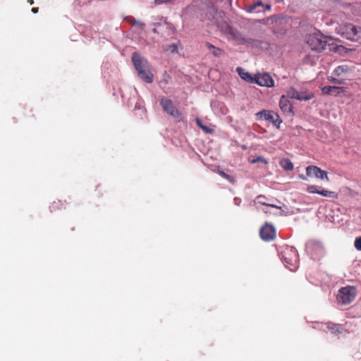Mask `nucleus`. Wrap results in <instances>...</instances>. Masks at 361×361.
<instances>
[{"label": "nucleus", "instance_id": "c756f323", "mask_svg": "<svg viewBox=\"0 0 361 361\" xmlns=\"http://www.w3.org/2000/svg\"><path fill=\"white\" fill-rule=\"evenodd\" d=\"M329 81H331L332 82H334V83L339 84V85L343 84V81L342 80H340L334 78H331V79H329Z\"/></svg>", "mask_w": 361, "mask_h": 361}, {"label": "nucleus", "instance_id": "2eb2a0df", "mask_svg": "<svg viewBox=\"0 0 361 361\" xmlns=\"http://www.w3.org/2000/svg\"><path fill=\"white\" fill-rule=\"evenodd\" d=\"M137 75L142 80L147 83H152L153 82L154 75L150 71V66L140 71L137 72Z\"/></svg>", "mask_w": 361, "mask_h": 361}, {"label": "nucleus", "instance_id": "f8f14e48", "mask_svg": "<svg viewBox=\"0 0 361 361\" xmlns=\"http://www.w3.org/2000/svg\"><path fill=\"white\" fill-rule=\"evenodd\" d=\"M216 25L223 32L231 35L235 39H238V32L226 21L217 23Z\"/></svg>", "mask_w": 361, "mask_h": 361}, {"label": "nucleus", "instance_id": "2f4dec72", "mask_svg": "<svg viewBox=\"0 0 361 361\" xmlns=\"http://www.w3.org/2000/svg\"><path fill=\"white\" fill-rule=\"evenodd\" d=\"M307 175L305 176L303 174H300L299 175V178L302 179V180H307Z\"/></svg>", "mask_w": 361, "mask_h": 361}, {"label": "nucleus", "instance_id": "1a4fd4ad", "mask_svg": "<svg viewBox=\"0 0 361 361\" xmlns=\"http://www.w3.org/2000/svg\"><path fill=\"white\" fill-rule=\"evenodd\" d=\"M255 82L262 87H271L274 86L272 77L266 73L256 74Z\"/></svg>", "mask_w": 361, "mask_h": 361}, {"label": "nucleus", "instance_id": "bb28decb", "mask_svg": "<svg viewBox=\"0 0 361 361\" xmlns=\"http://www.w3.org/2000/svg\"><path fill=\"white\" fill-rule=\"evenodd\" d=\"M354 246L356 250L361 251V236L355 238L354 242Z\"/></svg>", "mask_w": 361, "mask_h": 361}, {"label": "nucleus", "instance_id": "72a5a7b5", "mask_svg": "<svg viewBox=\"0 0 361 361\" xmlns=\"http://www.w3.org/2000/svg\"><path fill=\"white\" fill-rule=\"evenodd\" d=\"M341 67H338L336 70H335V72L337 73V75L339 74V71L341 70Z\"/></svg>", "mask_w": 361, "mask_h": 361}, {"label": "nucleus", "instance_id": "9b49d317", "mask_svg": "<svg viewBox=\"0 0 361 361\" xmlns=\"http://www.w3.org/2000/svg\"><path fill=\"white\" fill-rule=\"evenodd\" d=\"M281 110L288 116L293 115V107L288 97L282 95L279 101Z\"/></svg>", "mask_w": 361, "mask_h": 361}, {"label": "nucleus", "instance_id": "f257e3e1", "mask_svg": "<svg viewBox=\"0 0 361 361\" xmlns=\"http://www.w3.org/2000/svg\"><path fill=\"white\" fill-rule=\"evenodd\" d=\"M281 258L287 268L293 271L296 269L298 262L297 250L292 247H286L281 252Z\"/></svg>", "mask_w": 361, "mask_h": 361}, {"label": "nucleus", "instance_id": "f3484780", "mask_svg": "<svg viewBox=\"0 0 361 361\" xmlns=\"http://www.w3.org/2000/svg\"><path fill=\"white\" fill-rule=\"evenodd\" d=\"M205 47L216 57H219L224 54L221 49L216 47L209 42L205 44Z\"/></svg>", "mask_w": 361, "mask_h": 361}, {"label": "nucleus", "instance_id": "cd10ccee", "mask_svg": "<svg viewBox=\"0 0 361 361\" xmlns=\"http://www.w3.org/2000/svg\"><path fill=\"white\" fill-rule=\"evenodd\" d=\"M257 162H262V163H264V164H267L268 161L266 159H264V157H257L256 159H254L252 160V163L254 164V163H257Z\"/></svg>", "mask_w": 361, "mask_h": 361}, {"label": "nucleus", "instance_id": "9d476101", "mask_svg": "<svg viewBox=\"0 0 361 361\" xmlns=\"http://www.w3.org/2000/svg\"><path fill=\"white\" fill-rule=\"evenodd\" d=\"M259 233L261 238L265 241L272 240L276 236L275 228L267 223L261 228Z\"/></svg>", "mask_w": 361, "mask_h": 361}, {"label": "nucleus", "instance_id": "dca6fc26", "mask_svg": "<svg viewBox=\"0 0 361 361\" xmlns=\"http://www.w3.org/2000/svg\"><path fill=\"white\" fill-rule=\"evenodd\" d=\"M237 71L243 80L251 83L255 82V75L252 76L251 74H250L248 72H245L242 68H238Z\"/></svg>", "mask_w": 361, "mask_h": 361}, {"label": "nucleus", "instance_id": "7c9ffc66", "mask_svg": "<svg viewBox=\"0 0 361 361\" xmlns=\"http://www.w3.org/2000/svg\"><path fill=\"white\" fill-rule=\"evenodd\" d=\"M263 6L262 1H257V3H255L252 6V9H255L256 8L257 6Z\"/></svg>", "mask_w": 361, "mask_h": 361}, {"label": "nucleus", "instance_id": "20e7f679", "mask_svg": "<svg viewBox=\"0 0 361 361\" xmlns=\"http://www.w3.org/2000/svg\"><path fill=\"white\" fill-rule=\"evenodd\" d=\"M306 42L312 50L321 51L325 49L326 42L320 33L310 34L306 36Z\"/></svg>", "mask_w": 361, "mask_h": 361}, {"label": "nucleus", "instance_id": "a211bd4d", "mask_svg": "<svg viewBox=\"0 0 361 361\" xmlns=\"http://www.w3.org/2000/svg\"><path fill=\"white\" fill-rule=\"evenodd\" d=\"M340 90H342V87L336 86H325L322 88V92L324 94H338Z\"/></svg>", "mask_w": 361, "mask_h": 361}, {"label": "nucleus", "instance_id": "6e6552de", "mask_svg": "<svg viewBox=\"0 0 361 361\" xmlns=\"http://www.w3.org/2000/svg\"><path fill=\"white\" fill-rule=\"evenodd\" d=\"M307 192L310 194H318L323 197L336 199L338 194L334 191L328 190L326 189L319 190L317 185H311L307 187Z\"/></svg>", "mask_w": 361, "mask_h": 361}, {"label": "nucleus", "instance_id": "4c0bfd02", "mask_svg": "<svg viewBox=\"0 0 361 361\" xmlns=\"http://www.w3.org/2000/svg\"><path fill=\"white\" fill-rule=\"evenodd\" d=\"M153 31H154V32H157V30H156V29H154V30H153Z\"/></svg>", "mask_w": 361, "mask_h": 361}, {"label": "nucleus", "instance_id": "393cba45", "mask_svg": "<svg viewBox=\"0 0 361 361\" xmlns=\"http://www.w3.org/2000/svg\"><path fill=\"white\" fill-rule=\"evenodd\" d=\"M218 173L223 178H226V180H228L230 183H235V178L231 175H228L227 173H226L224 171H218Z\"/></svg>", "mask_w": 361, "mask_h": 361}, {"label": "nucleus", "instance_id": "0eeeda50", "mask_svg": "<svg viewBox=\"0 0 361 361\" xmlns=\"http://www.w3.org/2000/svg\"><path fill=\"white\" fill-rule=\"evenodd\" d=\"M132 62L137 72L150 66L149 61L137 52L132 54Z\"/></svg>", "mask_w": 361, "mask_h": 361}, {"label": "nucleus", "instance_id": "e433bc0d", "mask_svg": "<svg viewBox=\"0 0 361 361\" xmlns=\"http://www.w3.org/2000/svg\"><path fill=\"white\" fill-rule=\"evenodd\" d=\"M30 4H32L34 2H33V1H32V0H31V1H30Z\"/></svg>", "mask_w": 361, "mask_h": 361}, {"label": "nucleus", "instance_id": "4468645a", "mask_svg": "<svg viewBox=\"0 0 361 361\" xmlns=\"http://www.w3.org/2000/svg\"><path fill=\"white\" fill-rule=\"evenodd\" d=\"M257 115L260 118H264L266 121H271L274 123H276V122L281 123L282 122V121L279 118V115L271 111L263 110L258 113Z\"/></svg>", "mask_w": 361, "mask_h": 361}, {"label": "nucleus", "instance_id": "b1692460", "mask_svg": "<svg viewBox=\"0 0 361 361\" xmlns=\"http://www.w3.org/2000/svg\"><path fill=\"white\" fill-rule=\"evenodd\" d=\"M196 123L197 125L206 133H212L214 132V130L211 128H209V127L206 126H204L200 119L197 118L196 120Z\"/></svg>", "mask_w": 361, "mask_h": 361}, {"label": "nucleus", "instance_id": "412c9836", "mask_svg": "<svg viewBox=\"0 0 361 361\" xmlns=\"http://www.w3.org/2000/svg\"><path fill=\"white\" fill-rule=\"evenodd\" d=\"M49 208H50L51 212H56V210H59V209H61L65 207H63V201L58 200L56 201H54L51 204Z\"/></svg>", "mask_w": 361, "mask_h": 361}, {"label": "nucleus", "instance_id": "6ab92c4d", "mask_svg": "<svg viewBox=\"0 0 361 361\" xmlns=\"http://www.w3.org/2000/svg\"><path fill=\"white\" fill-rule=\"evenodd\" d=\"M314 97V94L312 92H307V91L299 92L298 97H297V99L300 100V101H308V100H310L311 99H312Z\"/></svg>", "mask_w": 361, "mask_h": 361}, {"label": "nucleus", "instance_id": "39448f33", "mask_svg": "<svg viewBox=\"0 0 361 361\" xmlns=\"http://www.w3.org/2000/svg\"><path fill=\"white\" fill-rule=\"evenodd\" d=\"M160 104L164 111L173 117L176 121H180L182 120L181 113L176 108L171 99L163 98L160 101Z\"/></svg>", "mask_w": 361, "mask_h": 361}, {"label": "nucleus", "instance_id": "4be33fe9", "mask_svg": "<svg viewBox=\"0 0 361 361\" xmlns=\"http://www.w3.org/2000/svg\"><path fill=\"white\" fill-rule=\"evenodd\" d=\"M179 44H180L178 43L166 45L165 47H164V51L165 52L176 53L178 52V46Z\"/></svg>", "mask_w": 361, "mask_h": 361}, {"label": "nucleus", "instance_id": "423d86ee", "mask_svg": "<svg viewBox=\"0 0 361 361\" xmlns=\"http://www.w3.org/2000/svg\"><path fill=\"white\" fill-rule=\"evenodd\" d=\"M306 175L308 177H314L315 178L320 180H326L327 182L329 181L326 171L321 169L319 167L314 165L308 166L305 169Z\"/></svg>", "mask_w": 361, "mask_h": 361}, {"label": "nucleus", "instance_id": "aec40b11", "mask_svg": "<svg viewBox=\"0 0 361 361\" xmlns=\"http://www.w3.org/2000/svg\"><path fill=\"white\" fill-rule=\"evenodd\" d=\"M279 164L286 171H292L293 169V164L289 159H282Z\"/></svg>", "mask_w": 361, "mask_h": 361}, {"label": "nucleus", "instance_id": "ddd939ff", "mask_svg": "<svg viewBox=\"0 0 361 361\" xmlns=\"http://www.w3.org/2000/svg\"><path fill=\"white\" fill-rule=\"evenodd\" d=\"M328 330L331 334L334 335L341 334L345 331V329L342 324H335L331 322H326L324 324V331Z\"/></svg>", "mask_w": 361, "mask_h": 361}, {"label": "nucleus", "instance_id": "f704fd0d", "mask_svg": "<svg viewBox=\"0 0 361 361\" xmlns=\"http://www.w3.org/2000/svg\"><path fill=\"white\" fill-rule=\"evenodd\" d=\"M267 9L269 10L271 8V6L269 5H266Z\"/></svg>", "mask_w": 361, "mask_h": 361}, {"label": "nucleus", "instance_id": "5701e85b", "mask_svg": "<svg viewBox=\"0 0 361 361\" xmlns=\"http://www.w3.org/2000/svg\"><path fill=\"white\" fill-rule=\"evenodd\" d=\"M266 199V197L263 195H259L257 196V202L259 204H262L263 205H266L267 207H272V208H276V209H281V207H277L274 204H268L267 202H264V200Z\"/></svg>", "mask_w": 361, "mask_h": 361}, {"label": "nucleus", "instance_id": "473e14b6", "mask_svg": "<svg viewBox=\"0 0 361 361\" xmlns=\"http://www.w3.org/2000/svg\"><path fill=\"white\" fill-rule=\"evenodd\" d=\"M38 8H32V12L34 13H37L38 12Z\"/></svg>", "mask_w": 361, "mask_h": 361}, {"label": "nucleus", "instance_id": "c9c22d12", "mask_svg": "<svg viewBox=\"0 0 361 361\" xmlns=\"http://www.w3.org/2000/svg\"><path fill=\"white\" fill-rule=\"evenodd\" d=\"M264 212L267 213H267H270V210H264Z\"/></svg>", "mask_w": 361, "mask_h": 361}, {"label": "nucleus", "instance_id": "c85d7f7f", "mask_svg": "<svg viewBox=\"0 0 361 361\" xmlns=\"http://www.w3.org/2000/svg\"><path fill=\"white\" fill-rule=\"evenodd\" d=\"M133 25L138 26V27H141L142 29H143L145 27V24L139 20H134V22L133 23Z\"/></svg>", "mask_w": 361, "mask_h": 361}, {"label": "nucleus", "instance_id": "a878e982", "mask_svg": "<svg viewBox=\"0 0 361 361\" xmlns=\"http://www.w3.org/2000/svg\"><path fill=\"white\" fill-rule=\"evenodd\" d=\"M298 93L299 92L297 91L294 88H290L288 92H287V95L288 97H290V98H293V99H297V97H298Z\"/></svg>", "mask_w": 361, "mask_h": 361}, {"label": "nucleus", "instance_id": "f03ea898", "mask_svg": "<svg viewBox=\"0 0 361 361\" xmlns=\"http://www.w3.org/2000/svg\"><path fill=\"white\" fill-rule=\"evenodd\" d=\"M356 294V288L354 286H348L338 290L336 299L338 303L348 305L355 300Z\"/></svg>", "mask_w": 361, "mask_h": 361}, {"label": "nucleus", "instance_id": "7ed1b4c3", "mask_svg": "<svg viewBox=\"0 0 361 361\" xmlns=\"http://www.w3.org/2000/svg\"><path fill=\"white\" fill-rule=\"evenodd\" d=\"M338 33L352 41L357 40L361 37V30L350 23L341 25L338 28Z\"/></svg>", "mask_w": 361, "mask_h": 361}]
</instances>
